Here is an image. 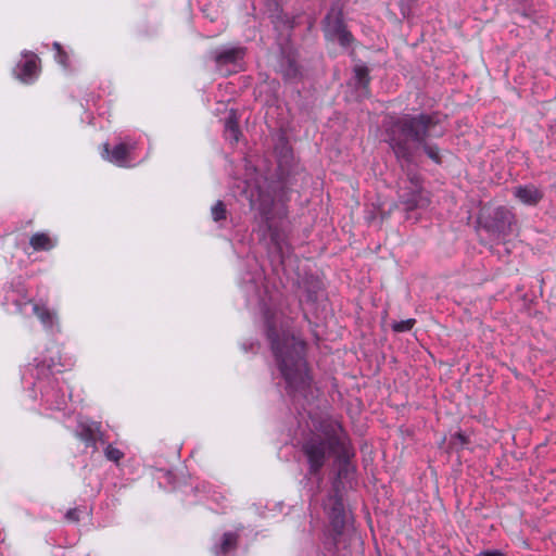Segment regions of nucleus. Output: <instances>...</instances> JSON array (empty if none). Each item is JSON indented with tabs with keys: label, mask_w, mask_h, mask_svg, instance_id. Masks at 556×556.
<instances>
[{
	"label": "nucleus",
	"mask_w": 556,
	"mask_h": 556,
	"mask_svg": "<svg viewBox=\"0 0 556 556\" xmlns=\"http://www.w3.org/2000/svg\"><path fill=\"white\" fill-rule=\"evenodd\" d=\"M279 368L288 384L294 390L307 386L308 375L302 357L304 343L295 337H286L273 345Z\"/></svg>",
	"instance_id": "nucleus-2"
},
{
	"label": "nucleus",
	"mask_w": 556,
	"mask_h": 556,
	"mask_svg": "<svg viewBox=\"0 0 556 556\" xmlns=\"http://www.w3.org/2000/svg\"><path fill=\"white\" fill-rule=\"evenodd\" d=\"M457 437H458L462 441H464V437H463L460 433H458V434H457Z\"/></svg>",
	"instance_id": "nucleus-24"
},
{
	"label": "nucleus",
	"mask_w": 556,
	"mask_h": 556,
	"mask_svg": "<svg viewBox=\"0 0 556 556\" xmlns=\"http://www.w3.org/2000/svg\"><path fill=\"white\" fill-rule=\"evenodd\" d=\"M400 199L407 210L425 207L429 204V199L417 175L409 176L405 181V186L400 188Z\"/></svg>",
	"instance_id": "nucleus-3"
},
{
	"label": "nucleus",
	"mask_w": 556,
	"mask_h": 556,
	"mask_svg": "<svg viewBox=\"0 0 556 556\" xmlns=\"http://www.w3.org/2000/svg\"><path fill=\"white\" fill-rule=\"evenodd\" d=\"M237 543V535L233 533H225L222 542V549L227 553L230 548L235 547Z\"/></svg>",
	"instance_id": "nucleus-13"
},
{
	"label": "nucleus",
	"mask_w": 556,
	"mask_h": 556,
	"mask_svg": "<svg viewBox=\"0 0 556 556\" xmlns=\"http://www.w3.org/2000/svg\"><path fill=\"white\" fill-rule=\"evenodd\" d=\"M355 75L358 79V83L366 88L368 85V71L365 67H356L355 68Z\"/></svg>",
	"instance_id": "nucleus-16"
},
{
	"label": "nucleus",
	"mask_w": 556,
	"mask_h": 556,
	"mask_svg": "<svg viewBox=\"0 0 556 556\" xmlns=\"http://www.w3.org/2000/svg\"><path fill=\"white\" fill-rule=\"evenodd\" d=\"M212 217L215 222L222 220L226 218V207L223 202L218 201L212 207Z\"/></svg>",
	"instance_id": "nucleus-12"
},
{
	"label": "nucleus",
	"mask_w": 556,
	"mask_h": 556,
	"mask_svg": "<svg viewBox=\"0 0 556 556\" xmlns=\"http://www.w3.org/2000/svg\"><path fill=\"white\" fill-rule=\"evenodd\" d=\"M66 519L72 522H76L79 520L78 510L76 508L70 509L66 513Z\"/></svg>",
	"instance_id": "nucleus-20"
},
{
	"label": "nucleus",
	"mask_w": 556,
	"mask_h": 556,
	"mask_svg": "<svg viewBox=\"0 0 556 556\" xmlns=\"http://www.w3.org/2000/svg\"><path fill=\"white\" fill-rule=\"evenodd\" d=\"M477 556H505L504 553L501 551L494 549V551H482Z\"/></svg>",
	"instance_id": "nucleus-21"
},
{
	"label": "nucleus",
	"mask_w": 556,
	"mask_h": 556,
	"mask_svg": "<svg viewBox=\"0 0 556 556\" xmlns=\"http://www.w3.org/2000/svg\"><path fill=\"white\" fill-rule=\"evenodd\" d=\"M415 325V319H406L402 321L394 323L392 328L396 332H403L410 330Z\"/></svg>",
	"instance_id": "nucleus-14"
},
{
	"label": "nucleus",
	"mask_w": 556,
	"mask_h": 556,
	"mask_svg": "<svg viewBox=\"0 0 556 556\" xmlns=\"http://www.w3.org/2000/svg\"><path fill=\"white\" fill-rule=\"evenodd\" d=\"M243 53H244L243 49L232 48V49L226 50L223 53L218 54L216 56V62L218 64L233 63L237 60L241 59L243 56Z\"/></svg>",
	"instance_id": "nucleus-8"
},
{
	"label": "nucleus",
	"mask_w": 556,
	"mask_h": 556,
	"mask_svg": "<svg viewBox=\"0 0 556 556\" xmlns=\"http://www.w3.org/2000/svg\"><path fill=\"white\" fill-rule=\"evenodd\" d=\"M105 455L110 460L114 462H118L123 457V453L111 445L106 447Z\"/></svg>",
	"instance_id": "nucleus-17"
},
{
	"label": "nucleus",
	"mask_w": 556,
	"mask_h": 556,
	"mask_svg": "<svg viewBox=\"0 0 556 556\" xmlns=\"http://www.w3.org/2000/svg\"><path fill=\"white\" fill-rule=\"evenodd\" d=\"M30 245L34 250H50L53 247L51 238L47 233H35L30 240Z\"/></svg>",
	"instance_id": "nucleus-7"
},
{
	"label": "nucleus",
	"mask_w": 556,
	"mask_h": 556,
	"mask_svg": "<svg viewBox=\"0 0 556 556\" xmlns=\"http://www.w3.org/2000/svg\"><path fill=\"white\" fill-rule=\"evenodd\" d=\"M54 49L59 52L60 54V59H59V62L62 63V64H65V60H64V55L62 54L61 52V45L58 43V42H54L53 45Z\"/></svg>",
	"instance_id": "nucleus-22"
},
{
	"label": "nucleus",
	"mask_w": 556,
	"mask_h": 556,
	"mask_svg": "<svg viewBox=\"0 0 556 556\" xmlns=\"http://www.w3.org/2000/svg\"><path fill=\"white\" fill-rule=\"evenodd\" d=\"M225 130H226L227 138H229L230 140H232L235 142H238L240 131L238 128V124L233 119V117H229L227 119Z\"/></svg>",
	"instance_id": "nucleus-10"
},
{
	"label": "nucleus",
	"mask_w": 556,
	"mask_h": 556,
	"mask_svg": "<svg viewBox=\"0 0 556 556\" xmlns=\"http://www.w3.org/2000/svg\"><path fill=\"white\" fill-rule=\"evenodd\" d=\"M334 439L330 438L327 442L312 441L305 445V454L308 458L311 470L316 472L324 465L326 452L332 448Z\"/></svg>",
	"instance_id": "nucleus-5"
},
{
	"label": "nucleus",
	"mask_w": 556,
	"mask_h": 556,
	"mask_svg": "<svg viewBox=\"0 0 556 556\" xmlns=\"http://www.w3.org/2000/svg\"><path fill=\"white\" fill-rule=\"evenodd\" d=\"M37 71V60L35 58H31L27 60L23 65V79L25 80L26 77H30L34 75Z\"/></svg>",
	"instance_id": "nucleus-11"
},
{
	"label": "nucleus",
	"mask_w": 556,
	"mask_h": 556,
	"mask_svg": "<svg viewBox=\"0 0 556 556\" xmlns=\"http://www.w3.org/2000/svg\"><path fill=\"white\" fill-rule=\"evenodd\" d=\"M104 151L106 154H109V146L108 144L104 146Z\"/></svg>",
	"instance_id": "nucleus-23"
},
{
	"label": "nucleus",
	"mask_w": 556,
	"mask_h": 556,
	"mask_svg": "<svg viewBox=\"0 0 556 556\" xmlns=\"http://www.w3.org/2000/svg\"><path fill=\"white\" fill-rule=\"evenodd\" d=\"M434 124L433 118L425 114L406 115L391 121L387 128L388 142L397 157L410 160L422 147L431 160L440 163L439 149L425 142Z\"/></svg>",
	"instance_id": "nucleus-1"
},
{
	"label": "nucleus",
	"mask_w": 556,
	"mask_h": 556,
	"mask_svg": "<svg viewBox=\"0 0 556 556\" xmlns=\"http://www.w3.org/2000/svg\"><path fill=\"white\" fill-rule=\"evenodd\" d=\"M515 198L525 205L534 206L543 199V192L533 185L518 186L514 189Z\"/></svg>",
	"instance_id": "nucleus-6"
},
{
	"label": "nucleus",
	"mask_w": 556,
	"mask_h": 556,
	"mask_svg": "<svg viewBox=\"0 0 556 556\" xmlns=\"http://www.w3.org/2000/svg\"><path fill=\"white\" fill-rule=\"evenodd\" d=\"M98 431L88 428L85 433L80 434L81 440H84L87 444H94L97 439Z\"/></svg>",
	"instance_id": "nucleus-18"
},
{
	"label": "nucleus",
	"mask_w": 556,
	"mask_h": 556,
	"mask_svg": "<svg viewBox=\"0 0 556 556\" xmlns=\"http://www.w3.org/2000/svg\"><path fill=\"white\" fill-rule=\"evenodd\" d=\"M128 153V147L124 143H121L113 149L111 155L109 156V160L119 166H123L125 164Z\"/></svg>",
	"instance_id": "nucleus-9"
},
{
	"label": "nucleus",
	"mask_w": 556,
	"mask_h": 556,
	"mask_svg": "<svg viewBox=\"0 0 556 556\" xmlns=\"http://www.w3.org/2000/svg\"><path fill=\"white\" fill-rule=\"evenodd\" d=\"M35 314L42 320V323H49L51 320V314L39 306H34Z\"/></svg>",
	"instance_id": "nucleus-19"
},
{
	"label": "nucleus",
	"mask_w": 556,
	"mask_h": 556,
	"mask_svg": "<svg viewBox=\"0 0 556 556\" xmlns=\"http://www.w3.org/2000/svg\"><path fill=\"white\" fill-rule=\"evenodd\" d=\"M342 514H343V505L340 501L336 500L333 507H332V517H333L336 526H338L340 522H342V520H341Z\"/></svg>",
	"instance_id": "nucleus-15"
},
{
	"label": "nucleus",
	"mask_w": 556,
	"mask_h": 556,
	"mask_svg": "<svg viewBox=\"0 0 556 556\" xmlns=\"http://www.w3.org/2000/svg\"><path fill=\"white\" fill-rule=\"evenodd\" d=\"M325 31L327 37L338 41L343 47L350 46L353 40L352 35L342 23L340 12H331L326 17Z\"/></svg>",
	"instance_id": "nucleus-4"
}]
</instances>
